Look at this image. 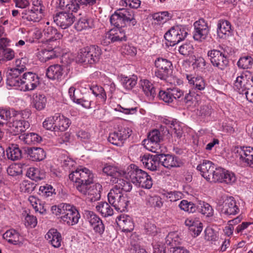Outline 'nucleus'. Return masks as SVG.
I'll use <instances>...</instances> for the list:
<instances>
[{
    "label": "nucleus",
    "instance_id": "nucleus-13",
    "mask_svg": "<svg viewBox=\"0 0 253 253\" xmlns=\"http://www.w3.org/2000/svg\"><path fill=\"white\" fill-rule=\"evenodd\" d=\"M219 207L222 213L226 215H235L240 211L239 204L232 196L225 197Z\"/></svg>",
    "mask_w": 253,
    "mask_h": 253
},
{
    "label": "nucleus",
    "instance_id": "nucleus-16",
    "mask_svg": "<svg viewBox=\"0 0 253 253\" xmlns=\"http://www.w3.org/2000/svg\"><path fill=\"white\" fill-rule=\"evenodd\" d=\"M75 19V16L72 13L62 11L56 15L54 21L62 29H65L73 24Z\"/></svg>",
    "mask_w": 253,
    "mask_h": 253
},
{
    "label": "nucleus",
    "instance_id": "nucleus-5",
    "mask_svg": "<svg viewBox=\"0 0 253 253\" xmlns=\"http://www.w3.org/2000/svg\"><path fill=\"white\" fill-rule=\"evenodd\" d=\"M155 67L154 75L161 80L166 81L171 75L173 70L172 62L161 57L156 58L154 61Z\"/></svg>",
    "mask_w": 253,
    "mask_h": 253
},
{
    "label": "nucleus",
    "instance_id": "nucleus-8",
    "mask_svg": "<svg viewBox=\"0 0 253 253\" xmlns=\"http://www.w3.org/2000/svg\"><path fill=\"white\" fill-rule=\"evenodd\" d=\"M187 35V32L184 28L180 26H176L171 27L165 34L164 37L168 45L174 46L183 40Z\"/></svg>",
    "mask_w": 253,
    "mask_h": 253
},
{
    "label": "nucleus",
    "instance_id": "nucleus-38",
    "mask_svg": "<svg viewBox=\"0 0 253 253\" xmlns=\"http://www.w3.org/2000/svg\"><path fill=\"white\" fill-rule=\"evenodd\" d=\"M103 172L107 175L111 176V180L121 177L122 175L125 176V171H122L117 167L106 165L103 168Z\"/></svg>",
    "mask_w": 253,
    "mask_h": 253
},
{
    "label": "nucleus",
    "instance_id": "nucleus-6",
    "mask_svg": "<svg viewBox=\"0 0 253 253\" xmlns=\"http://www.w3.org/2000/svg\"><path fill=\"white\" fill-rule=\"evenodd\" d=\"M108 200L115 209L120 212L125 211L129 203L128 198L120 192V189H112L108 194Z\"/></svg>",
    "mask_w": 253,
    "mask_h": 253
},
{
    "label": "nucleus",
    "instance_id": "nucleus-31",
    "mask_svg": "<svg viewBox=\"0 0 253 253\" xmlns=\"http://www.w3.org/2000/svg\"><path fill=\"white\" fill-rule=\"evenodd\" d=\"M158 155L160 163H161L164 167L167 168L179 167V163L176 157L170 155L159 154Z\"/></svg>",
    "mask_w": 253,
    "mask_h": 253
},
{
    "label": "nucleus",
    "instance_id": "nucleus-42",
    "mask_svg": "<svg viewBox=\"0 0 253 253\" xmlns=\"http://www.w3.org/2000/svg\"><path fill=\"white\" fill-rule=\"evenodd\" d=\"M145 202L148 207L151 208H161L163 205L161 198L158 196L147 195Z\"/></svg>",
    "mask_w": 253,
    "mask_h": 253
},
{
    "label": "nucleus",
    "instance_id": "nucleus-30",
    "mask_svg": "<svg viewBox=\"0 0 253 253\" xmlns=\"http://www.w3.org/2000/svg\"><path fill=\"white\" fill-rule=\"evenodd\" d=\"M55 119L56 120V127H55L56 131H66L71 124L70 119L61 113H55Z\"/></svg>",
    "mask_w": 253,
    "mask_h": 253
},
{
    "label": "nucleus",
    "instance_id": "nucleus-41",
    "mask_svg": "<svg viewBox=\"0 0 253 253\" xmlns=\"http://www.w3.org/2000/svg\"><path fill=\"white\" fill-rule=\"evenodd\" d=\"M26 175L31 179L38 181L45 178V172L38 168L31 167L28 169Z\"/></svg>",
    "mask_w": 253,
    "mask_h": 253
},
{
    "label": "nucleus",
    "instance_id": "nucleus-7",
    "mask_svg": "<svg viewBox=\"0 0 253 253\" xmlns=\"http://www.w3.org/2000/svg\"><path fill=\"white\" fill-rule=\"evenodd\" d=\"M132 132V130L127 126H120L117 130L109 134L108 140L114 145L122 146L125 141L131 135Z\"/></svg>",
    "mask_w": 253,
    "mask_h": 253
},
{
    "label": "nucleus",
    "instance_id": "nucleus-58",
    "mask_svg": "<svg viewBox=\"0 0 253 253\" xmlns=\"http://www.w3.org/2000/svg\"><path fill=\"white\" fill-rule=\"evenodd\" d=\"M16 114V111L10 108H0V125H2V120H7L11 116Z\"/></svg>",
    "mask_w": 253,
    "mask_h": 253
},
{
    "label": "nucleus",
    "instance_id": "nucleus-21",
    "mask_svg": "<svg viewBox=\"0 0 253 253\" xmlns=\"http://www.w3.org/2000/svg\"><path fill=\"white\" fill-rule=\"evenodd\" d=\"M214 164L211 161L204 160L203 162L198 165L197 169L200 171L202 176L208 182L210 178L211 177L215 169Z\"/></svg>",
    "mask_w": 253,
    "mask_h": 253
},
{
    "label": "nucleus",
    "instance_id": "nucleus-24",
    "mask_svg": "<svg viewBox=\"0 0 253 253\" xmlns=\"http://www.w3.org/2000/svg\"><path fill=\"white\" fill-rule=\"evenodd\" d=\"M232 34L231 25L229 21L220 19L217 24V35L220 39H226Z\"/></svg>",
    "mask_w": 253,
    "mask_h": 253
},
{
    "label": "nucleus",
    "instance_id": "nucleus-20",
    "mask_svg": "<svg viewBox=\"0 0 253 253\" xmlns=\"http://www.w3.org/2000/svg\"><path fill=\"white\" fill-rule=\"evenodd\" d=\"M116 222L120 229L124 232H130L134 229V223L132 218L128 215L123 214L118 216Z\"/></svg>",
    "mask_w": 253,
    "mask_h": 253
},
{
    "label": "nucleus",
    "instance_id": "nucleus-2",
    "mask_svg": "<svg viewBox=\"0 0 253 253\" xmlns=\"http://www.w3.org/2000/svg\"><path fill=\"white\" fill-rule=\"evenodd\" d=\"M51 211L56 216H60L61 220L69 226L77 224L80 218V214L76 208L68 204L61 203L52 206Z\"/></svg>",
    "mask_w": 253,
    "mask_h": 253
},
{
    "label": "nucleus",
    "instance_id": "nucleus-39",
    "mask_svg": "<svg viewBox=\"0 0 253 253\" xmlns=\"http://www.w3.org/2000/svg\"><path fill=\"white\" fill-rule=\"evenodd\" d=\"M6 151L8 159L12 161L18 160L22 157V152L16 144L10 145Z\"/></svg>",
    "mask_w": 253,
    "mask_h": 253
},
{
    "label": "nucleus",
    "instance_id": "nucleus-11",
    "mask_svg": "<svg viewBox=\"0 0 253 253\" xmlns=\"http://www.w3.org/2000/svg\"><path fill=\"white\" fill-rule=\"evenodd\" d=\"M253 84V77L251 72L246 71L236 78L234 88L239 93L244 94Z\"/></svg>",
    "mask_w": 253,
    "mask_h": 253
},
{
    "label": "nucleus",
    "instance_id": "nucleus-51",
    "mask_svg": "<svg viewBox=\"0 0 253 253\" xmlns=\"http://www.w3.org/2000/svg\"><path fill=\"white\" fill-rule=\"evenodd\" d=\"M22 59H17L15 62V67L11 69L10 72L9 73L8 76L9 75H12L14 76L18 75L22 72H24L26 69L25 64L22 62Z\"/></svg>",
    "mask_w": 253,
    "mask_h": 253
},
{
    "label": "nucleus",
    "instance_id": "nucleus-26",
    "mask_svg": "<svg viewBox=\"0 0 253 253\" xmlns=\"http://www.w3.org/2000/svg\"><path fill=\"white\" fill-rule=\"evenodd\" d=\"M3 238L9 243L19 246L23 245L24 239L16 230L11 229L6 231L3 235Z\"/></svg>",
    "mask_w": 253,
    "mask_h": 253
},
{
    "label": "nucleus",
    "instance_id": "nucleus-23",
    "mask_svg": "<svg viewBox=\"0 0 253 253\" xmlns=\"http://www.w3.org/2000/svg\"><path fill=\"white\" fill-rule=\"evenodd\" d=\"M185 224L188 227L192 235L194 237L199 236L203 230V223L199 218L190 217L185 221Z\"/></svg>",
    "mask_w": 253,
    "mask_h": 253
},
{
    "label": "nucleus",
    "instance_id": "nucleus-36",
    "mask_svg": "<svg viewBox=\"0 0 253 253\" xmlns=\"http://www.w3.org/2000/svg\"><path fill=\"white\" fill-rule=\"evenodd\" d=\"M87 50L90 58V64H93L97 62L102 54L100 48L98 46L93 45L87 46Z\"/></svg>",
    "mask_w": 253,
    "mask_h": 253
},
{
    "label": "nucleus",
    "instance_id": "nucleus-53",
    "mask_svg": "<svg viewBox=\"0 0 253 253\" xmlns=\"http://www.w3.org/2000/svg\"><path fill=\"white\" fill-rule=\"evenodd\" d=\"M36 184L27 180L22 181L19 184L20 192L25 193H31L35 189Z\"/></svg>",
    "mask_w": 253,
    "mask_h": 253
},
{
    "label": "nucleus",
    "instance_id": "nucleus-25",
    "mask_svg": "<svg viewBox=\"0 0 253 253\" xmlns=\"http://www.w3.org/2000/svg\"><path fill=\"white\" fill-rule=\"evenodd\" d=\"M43 33L45 38L49 42L60 40L63 37L62 34L58 32L56 28L50 25L49 21L46 22V25L43 29Z\"/></svg>",
    "mask_w": 253,
    "mask_h": 253
},
{
    "label": "nucleus",
    "instance_id": "nucleus-48",
    "mask_svg": "<svg viewBox=\"0 0 253 253\" xmlns=\"http://www.w3.org/2000/svg\"><path fill=\"white\" fill-rule=\"evenodd\" d=\"M90 90L93 95L100 100L103 103H105L107 99V95L103 87L97 85H92Z\"/></svg>",
    "mask_w": 253,
    "mask_h": 253
},
{
    "label": "nucleus",
    "instance_id": "nucleus-60",
    "mask_svg": "<svg viewBox=\"0 0 253 253\" xmlns=\"http://www.w3.org/2000/svg\"><path fill=\"white\" fill-rule=\"evenodd\" d=\"M61 163L62 167L66 170H70L76 165V162L70 157L64 155L62 157Z\"/></svg>",
    "mask_w": 253,
    "mask_h": 253
},
{
    "label": "nucleus",
    "instance_id": "nucleus-52",
    "mask_svg": "<svg viewBox=\"0 0 253 253\" xmlns=\"http://www.w3.org/2000/svg\"><path fill=\"white\" fill-rule=\"evenodd\" d=\"M28 201L36 212H39L42 214L45 212V209L43 206L41 204L40 201L36 197L30 196L28 198Z\"/></svg>",
    "mask_w": 253,
    "mask_h": 253
},
{
    "label": "nucleus",
    "instance_id": "nucleus-3",
    "mask_svg": "<svg viewBox=\"0 0 253 253\" xmlns=\"http://www.w3.org/2000/svg\"><path fill=\"white\" fill-rule=\"evenodd\" d=\"M125 176L135 185L141 188L149 189L153 185L151 176L134 164H131L127 168Z\"/></svg>",
    "mask_w": 253,
    "mask_h": 253
},
{
    "label": "nucleus",
    "instance_id": "nucleus-22",
    "mask_svg": "<svg viewBox=\"0 0 253 253\" xmlns=\"http://www.w3.org/2000/svg\"><path fill=\"white\" fill-rule=\"evenodd\" d=\"M186 79L188 81L189 86L192 89L202 91L204 90L206 86V83L205 79L200 76L187 74Z\"/></svg>",
    "mask_w": 253,
    "mask_h": 253
},
{
    "label": "nucleus",
    "instance_id": "nucleus-27",
    "mask_svg": "<svg viewBox=\"0 0 253 253\" xmlns=\"http://www.w3.org/2000/svg\"><path fill=\"white\" fill-rule=\"evenodd\" d=\"M140 159L145 168L151 171L156 170L159 166L160 161L159 155L152 156L149 154L144 155L140 157Z\"/></svg>",
    "mask_w": 253,
    "mask_h": 253
},
{
    "label": "nucleus",
    "instance_id": "nucleus-4",
    "mask_svg": "<svg viewBox=\"0 0 253 253\" xmlns=\"http://www.w3.org/2000/svg\"><path fill=\"white\" fill-rule=\"evenodd\" d=\"M69 177L79 192H84V186L92 184L93 182V174L91 171L82 166L70 173Z\"/></svg>",
    "mask_w": 253,
    "mask_h": 253
},
{
    "label": "nucleus",
    "instance_id": "nucleus-63",
    "mask_svg": "<svg viewBox=\"0 0 253 253\" xmlns=\"http://www.w3.org/2000/svg\"><path fill=\"white\" fill-rule=\"evenodd\" d=\"M110 20L111 24L115 26L116 28H121V27H122L125 25L123 22V20H122V18L119 16L117 10L113 15H112Z\"/></svg>",
    "mask_w": 253,
    "mask_h": 253
},
{
    "label": "nucleus",
    "instance_id": "nucleus-28",
    "mask_svg": "<svg viewBox=\"0 0 253 253\" xmlns=\"http://www.w3.org/2000/svg\"><path fill=\"white\" fill-rule=\"evenodd\" d=\"M45 238L54 248H58L61 246V234L55 229H50L45 235Z\"/></svg>",
    "mask_w": 253,
    "mask_h": 253
},
{
    "label": "nucleus",
    "instance_id": "nucleus-40",
    "mask_svg": "<svg viewBox=\"0 0 253 253\" xmlns=\"http://www.w3.org/2000/svg\"><path fill=\"white\" fill-rule=\"evenodd\" d=\"M19 138L25 144L28 145L39 143L42 140L41 137L35 133L23 134L20 135Z\"/></svg>",
    "mask_w": 253,
    "mask_h": 253
},
{
    "label": "nucleus",
    "instance_id": "nucleus-56",
    "mask_svg": "<svg viewBox=\"0 0 253 253\" xmlns=\"http://www.w3.org/2000/svg\"><path fill=\"white\" fill-rule=\"evenodd\" d=\"M142 145L147 150L153 153L159 154L161 152L159 143L151 142L149 140H144L142 141Z\"/></svg>",
    "mask_w": 253,
    "mask_h": 253
},
{
    "label": "nucleus",
    "instance_id": "nucleus-32",
    "mask_svg": "<svg viewBox=\"0 0 253 253\" xmlns=\"http://www.w3.org/2000/svg\"><path fill=\"white\" fill-rule=\"evenodd\" d=\"M37 56L41 62H45L55 58L57 55L54 48L48 47L39 51L37 54Z\"/></svg>",
    "mask_w": 253,
    "mask_h": 253
},
{
    "label": "nucleus",
    "instance_id": "nucleus-59",
    "mask_svg": "<svg viewBox=\"0 0 253 253\" xmlns=\"http://www.w3.org/2000/svg\"><path fill=\"white\" fill-rule=\"evenodd\" d=\"M88 54L87 46L81 48L77 57V60L80 63L90 64V59Z\"/></svg>",
    "mask_w": 253,
    "mask_h": 253
},
{
    "label": "nucleus",
    "instance_id": "nucleus-37",
    "mask_svg": "<svg viewBox=\"0 0 253 253\" xmlns=\"http://www.w3.org/2000/svg\"><path fill=\"white\" fill-rule=\"evenodd\" d=\"M121 177L111 180V181L116 184L113 189H120V192H129L132 189L131 184L128 182L122 179Z\"/></svg>",
    "mask_w": 253,
    "mask_h": 253
},
{
    "label": "nucleus",
    "instance_id": "nucleus-62",
    "mask_svg": "<svg viewBox=\"0 0 253 253\" xmlns=\"http://www.w3.org/2000/svg\"><path fill=\"white\" fill-rule=\"evenodd\" d=\"M164 196L170 202H175L182 198L183 194L180 192L174 191L165 193Z\"/></svg>",
    "mask_w": 253,
    "mask_h": 253
},
{
    "label": "nucleus",
    "instance_id": "nucleus-19",
    "mask_svg": "<svg viewBox=\"0 0 253 253\" xmlns=\"http://www.w3.org/2000/svg\"><path fill=\"white\" fill-rule=\"evenodd\" d=\"M21 15L23 19L29 22L38 23L44 17V11L28 9L22 10Z\"/></svg>",
    "mask_w": 253,
    "mask_h": 253
},
{
    "label": "nucleus",
    "instance_id": "nucleus-45",
    "mask_svg": "<svg viewBox=\"0 0 253 253\" xmlns=\"http://www.w3.org/2000/svg\"><path fill=\"white\" fill-rule=\"evenodd\" d=\"M96 210L104 217L111 216L113 214V210L106 202H99L96 206Z\"/></svg>",
    "mask_w": 253,
    "mask_h": 253
},
{
    "label": "nucleus",
    "instance_id": "nucleus-18",
    "mask_svg": "<svg viewBox=\"0 0 253 253\" xmlns=\"http://www.w3.org/2000/svg\"><path fill=\"white\" fill-rule=\"evenodd\" d=\"M87 220L94 231L102 234L105 230L102 220L93 212L87 211L85 213Z\"/></svg>",
    "mask_w": 253,
    "mask_h": 253
},
{
    "label": "nucleus",
    "instance_id": "nucleus-54",
    "mask_svg": "<svg viewBox=\"0 0 253 253\" xmlns=\"http://www.w3.org/2000/svg\"><path fill=\"white\" fill-rule=\"evenodd\" d=\"M200 213L206 217H211L213 215L214 211L212 207L208 203L200 201L199 203Z\"/></svg>",
    "mask_w": 253,
    "mask_h": 253
},
{
    "label": "nucleus",
    "instance_id": "nucleus-10",
    "mask_svg": "<svg viewBox=\"0 0 253 253\" xmlns=\"http://www.w3.org/2000/svg\"><path fill=\"white\" fill-rule=\"evenodd\" d=\"M126 37L124 30L120 28H115L106 32L102 37L101 43L107 45L111 42L126 41Z\"/></svg>",
    "mask_w": 253,
    "mask_h": 253
},
{
    "label": "nucleus",
    "instance_id": "nucleus-43",
    "mask_svg": "<svg viewBox=\"0 0 253 253\" xmlns=\"http://www.w3.org/2000/svg\"><path fill=\"white\" fill-rule=\"evenodd\" d=\"M137 78L136 76H121V82L123 87L127 90L131 89L137 84Z\"/></svg>",
    "mask_w": 253,
    "mask_h": 253
},
{
    "label": "nucleus",
    "instance_id": "nucleus-50",
    "mask_svg": "<svg viewBox=\"0 0 253 253\" xmlns=\"http://www.w3.org/2000/svg\"><path fill=\"white\" fill-rule=\"evenodd\" d=\"M56 120L55 119V114L53 116L46 117L42 123V126L46 130L56 131L55 127Z\"/></svg>",
    "mask_w": 253,
    "mask_h": 253
},
{
    "label": "nucleus",
    "instance_id": "nucleus-44",
    "mask_svg": "<svg viewBox=\"0 0 253 253\" xmlns=\"http://www.w3.org/2000/svg\"><path fill=\"white\" fill-rule=\"evenodd\" d=\"M140 88L147 96H153L155 90L153 84L148 80H141L139 82Z\"/></svg>",
    "mask_w": 253,
    "mask_h": 253
},
{
    "label": "nucleus",
    "instance_id": "nucleus-14",
    "mask_svg": "<svg viewBox=\"0 0 253 253\" xmlns=\"http://www.w3.org/2000/svg\"><path fill=\"white\" fill-rule=\"evenodd\" d=\"M11 118H13V120L10 128L13 135H16L24 132L30 127L29 123L23 119L21 113L16 111V114L12 115Z\"/></svg>",
    "mask_w": 253,
    "mask_h": 253
},
{
    "label": "nucleus",
    "instance_id": "nucleus-17",
    "mask_svg": "<svg viewBox=\"0 0 253 253\" xmlns=\"http://www.w3.org/2000/svg\"><path fill=\"white\" fill-rule=\"evenodd\" d=\"M84 192H79L81 194L86 196L90 201H95L100 198V193L102 189V186L98 183L94 184H88L84 186Z\"/></svg>",
    "mask_w": 253,
    "mask_h": 253
},
{
    "label": "nucleus",
    "instance_id": "nucleus-61",
    "mask_svg": "<svg viewBox=\"0 0 253 253\" xmlns=\"http://www.w3.org/2000/svg\"><path fill=\"white\" fill-rule=\"evenodd\" d=\"M7 172L12 176L19 175L22 173V167L19 164H11L7 168Z\"/></svg>",
    "mask_w": 253,
    "mask_h": 253
},
{
    "label": "nucleus",
    "instance_id": "nucleus-12",
    "mask_svg": "<svg viewBox=\"0 0 253 253\" xmlns=\"http://www.w3.org/2000/svg\"><path fill=\"white\" fill-rule=\"evenodd\" d=\"M207 55L214 67L223 70L227 66L228 60L225 54L220 50L215 49L209 50Z\"/></svg>",
    "mask_w": 253,
    "mask_h": 253
},
{
    "label": "nucleus",
    "instance_id": "nucleus-55",
    "mask_svg": "<svg viewBox=\"0 0 253 253\" xmlns=\"http://www.w3.org/2000/svg\"><path fill=\"white\" fill-rule=\"evenodd\" d=\"M225 169L221 167H216L211 177L210 178V183H221L223 180V175L224 174Z\"/></svg>",
    "mask_w": 253,
    "mask_h": 253
},
{
    "label": "nucleus",
    "instance_id": "nucleus-35",
    "mask_svg": "<svg viewBox=\"0 0 253 253\" xmlns=\"http://www.w3.org/2000/svg\"><path fill=\"white\" fill-rule=\"evenodd\" d=\"M119 15L123 20V22L126 25V23L134 26L136 24V21L134 19V13L132 10H128L126 8H120L117 9Z\"/></svg>",
    "mask_w": 253,
    "mask_h": 253
},
{
    "label": "nucleus",
    "instance_id": "nucleus-57",
    "mask_svg": "<svg viewBox=\"0 0 253 253\" xmlns=\"http://www.w3.org/2000/svg\"><path fill=\"white\" fill-rule=\"evenodd\" d=\"M178 207L181 210L189 213H193L197 210V207L194 203L185 200H182L180 202Z\"/></svg>",
    "mask_w": 253,
    "mask_h": 253
},
{
    "label": "nucleus",
    "instance_id": "nucleus-33",
    "mask_svg": "<svg viewBox=\"0 0 253 253\" xmlns=\"http://www.w3.org/2000/svg\"><path fill=\"white\" fill-rule=\"evenodd\" d=\"M46 102L47 99L44 95L35 94L33 96L31 104L37 110L41 111L45 108Z\"/></svg>",
    "mask_w": 253,
    "mask_h": 253
},
{
    "label": "nucleus",
    "instance_id": "nucleus-15",
    "mask_svg": "<svg viewBox=\"0 0 253 253\" xmlns=\"http://www.w3.org/2000/svg\"><path fill=\"white\" fill-rule=\"evenodd\" d=\"M194 40L200 42L205 40L208 37L210 32L208 22L204 19L201 18L194 23Z\"/></svg>",
    "mask_w": 253,
    "mask_h": 253
},
{
    "label": "nucleus",
    "instance_id": "nucleus-29",
    "mask_svg": "<svg viewBox=\"0 0 253 253\" xmlns=\"http://www.w3.org/2000/svg\"><path fill=\"white\" fill-rule=\"evenodd\" d=\"M64 70L62 65L54 64L50 65L46 70V75L48 78L52 80H61L63 77Z\"/></svg>",
    "mask_w": 253,
    "mask_h": 253
},
{
    "label": "nucleus",
    "instance_id": "nucleus-46",
    "mask_svg": "<svg viewBox=\"0 0 253 253\" xmlns=\"http://www.w3.org/2000/svg\"><path fill=\"white\" fill-rule=\"evenodd\" d=\"M200 96L190 91L184 97V102L187 106L196 107L199 104Z\"/></svg>",
    "mask_w": 253,
    "mask_h": 253
},
{
    "label": "nucleus",
    "instance_id": "nucleus-34",
    "mask_svg": "<svg viewBox=\"0 0 253 253\" xmlns=\"http://www.w3.org/2000/svg\"><path fill=\"white\" fill-rule=\"evenodd\" d=\"M28 154L30 159L33 161H41L46 157L44 150L40 147H33L28 149Z\"/></svg>",
    "mask_w": 253,
    "mask_h": 253
},
{
    "label": "nucleus",
    "instance_id": "nucleus-9",
    "mask_svg": "<svg viewBox=\"0 0 253 253\" xmlns=\"http://www.w3.org/2000/svg\"><path fill=\"white\" fill-rule=\"evenodd\" d=\"M236 157L244 166L253 168V147L238 146L234 149Z\"/></svg>",
    "mask_w": 253,
    "mask_h": 253
},
{
    "label": "nucleus",
    "instance_id": "nucleus-47",
    "mask_svg": "<svg viewBox=\"0 0 253 253\" xmlns=\"http://www.w3.org/2000/svg\"><path fill=\"white\" fill-rule=\"evenodd\" d=\"M152 18L155 23L163 24L171 18V15L168 11H165L153 14Z\"/></svg>",
    "mask_w": 253,
    "mask_h": 253
},
{
    "label": "nucleus",
    "instance_id": "nucleus-49",
    "mask_svg": "<svg viewBox=\"0 0 253 253\" xmlns=\"http://www.w3.org/2000/svg\"><path fill=\"white\" fill-rule=\"evenodd\" d=\"M253 65V58L250 55H244L240 58L237 65L239 68L248 69Z\"/></svg>",
    "mask_w": 253,
    "mask_h": 253
},
{
    "label": "nucleus",
    "instance_id": "nucleus-1",
    "mask_svg": "<svg viewBox=\"0 0 253 253\" xmlns=\"http://www.w3.org/2000/svg\"><path fill=\"white\" fill-rule=\"evenodd\" d=\"M7 85L21 91H27L35 89L39 84L38 76L32 72L23 74L22 77L17 75H9L7 76Z\"/></svg>",
    "mask_w": 253,
    "mask_h": 253
},
{
    "label": "nucleus",
    "instance_id": "nucleus-64",
    "mask_svg": "<svg viewBox=\"0 0 253 253\" xmlns=\"http://www.w3.org/2000/svg\"><path fill=\"white\" fill-rule=\"evenodd\" d=\"M178 50L181 54L184 56H189L193 53L194 48L191 43L186 42L180 46Z\"/></svg>",
    "mask_w": 253,
    "mask_h": 253
}]
</instances>
